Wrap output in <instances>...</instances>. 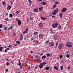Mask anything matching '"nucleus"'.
I'll return each instance as SVG.
<instances>
[{"label": "nucleus", "instance_id": "obj_1", "mask_svg": "<svg viewBox=\"0 0 73 73\" xmlns=\"http://www.w3.org/2000/svg\"><path fill=\"white\" fill-rule=\"evenodd\" d=\"M58 11V9L56 8L53 10L52 12V15H55L57 14Z\"/></svg>", "mask_w": 73, "mask_h": 73}, {"label": "nucleus", "instance_id": "obj_2", "mask_svg": "<svg viewBox=\"0 0 73 73\" xmlns=\"http://www.w3.org/2000/svg\"><path fill=\"white\" fill-rule=\"evenodd\" d=\"M66 45L68 47H72V43H71V42H68L66 43Z\"/></svg>", "mask_w": 73, "mask_h": 73}, {"label": "nucleus", "instance_id": "obj_3", "mask_svg": "<svg viewBox=\"0 0 73 73\" xmlns=\"http://www.w3.org/2000/svg\"><path fill=\"white\" fill-rule=\"evenodd\" d=\"M52 26L54 28H56L58 26V23H55L53 24H52Z\"/></svg>", "mask_w": 73, "mask_h": 73}, {"label": "nucleus", "instance_id": "obj_4", "mask_svg": "<svg viewBox=\"0 0 73 73\" xmlns=\"http://www.w3.org/2000/svg\"><path fill=\"white\" fill-rule=\"evenodd\" d=\"M63 47V44L61 43L59 44L58 48L59 49H61V48H62Z\"/></svg>", "mask_w": 73, "mask_h": 73}, {"label": "nucleus", "instance_id": "obj_5", "mask_svg": "<svg viewBox=\"0 0 73 73\" xmlns=\"http://www.w3.org/2000/svg\"><path fill=\"white\" fill-rule=\"evenodd\" d=\"M49 44L51 46H54V43L53 42H51L49 43Z\"/></svg>", "mask_w": 73, "mask_h": 73}, {"label": "nucleus", "instance_id": "obj_6", "mask_svg": "<svg viewBox=\"0 0 73 73\" xmlns=\"http://www.w3.org/2000/svg\"><path fill=\"white\" fill-rule=\"evenodd\" d=\"M33 12H38V8L36 7L35 8L33 9Z\"/></svg>", "mask_w": 73, "mask_h": 73}, {"label": "nucleus", "instance_id": "obj_7", "mask_svg": "<svg viewBox=\"0 0 73 73\" xmlns=\"http://www.w3.org/2000/svg\"><path fill=\"white\" fill-rule=\"evenodd\" d=\"M66 11V8H63L61 10V12H65Z\"/></svg>", "mask_w": 73, "mask_h": 73}, {"label": "nucleus", "instance_id": "obj_8", "mask_svg": "<svg viewBox=\"0 0 73 73\" xmlns=\"http://www.w3.org/2000/svg\"><path fill=\"white\" fill-rule=\"evenodd\" d=\"M24 38V35L22 34H21L20 36V40H22Z\"/></svg>", "mask_w": 73, "mask_h": 73}, {"label": "nucleus", "instance_id": "obj_9", "mask_svg": "<svg viewBox=\"0 0 73 73\" xmlns=\"http://www.w3.org/2000/svg\"><path fill=\"white\" fill-rule=\"evenodd\" d=\"M15 71L17 73H20V72L19 71V69H17V68H16L15 69Z\"/></svg>", "mask_w": 73, "mask_h": 73}, {"label": "nucleus", "instance_id": "obj_10", "mask_svg": "<svg viewBox=\"0 0 73 73\" xmlns=\"http://www.w3.org/2000/svg\"><path fill=\"white\" fill-rule=\"evenodd\" d=\"M38 26L39 27H43V25H42V24L41 23H40L38 24Z\"/></svg>", "mask_w": 73, "mask_h": 73}, {"label": "nucleus", "instance_id": "obj_11", "mask_svg": "<svg viewBox=\"0 0 73 73\" xmlns=\"http://www.w3.org/2000/svg\"><path fill=\"white\" fill-rule=\"evenodd\" d=\"M39 67L40 68H42L43 67V65H42V63L40 64V65L39 66Z\"/></svg>", "mask_w": 73, "mask_h": 73}, {"label": "nucleus", "instance_id": "obj_12", "mask_svg": "<svg viewBox=\"0 0 73 73\" xmlns=\"http://www.w3.org/2000/svg\"><path fill=\"white\" fill-rule=\"evenodd\" d=\"M42 4V5H46V4H47V3H46V2H45L44 1L42 2L41 3Z\"/></svg>", "mask_w": 73, "mask_h": 73}, {"label": "nucleus", "instance_id": "obj_13", "mask_svg": "<svg viewBox=\"0 0 73 73\" xmlns=\"http://www.w3.org/2000/svg\"><path fill=\"white\" fill-rule=\"evenodd\" d=\"M11 8V6L9 5L7 7V10L9 11V10H10Z\"/></svg>", "mask_w": 73, "mask_h": 73}, {"label": "nucleus", "instance_id": "obj_14", "mask_svg": "<svg viewBox=\"0 0 73 73\" xmlns=\"http://www.w3.org/2000/svg\"><path fill=\"white\" fill-rule=\"evenodd\" d=\"M3 28L4 31H5L6 32L7 30H8V29H7V28L6 27V26H4Z\"/></svg>", "mask_w": 73, "mask_h": 73}, {"label": "nucleus", "instance_id": "obj_15", "mask_svg": "<svg viewBox=\"0 0 73 73\" xmlns=\"http://www.w3.org/2000/svg\"><path fill=\"white\" fill-rule=\"evenodd\" d=\"M41 19L42 20H45V19H46V18L45 17L44 18V17H41Z\"/></svg>", "mask_w": 73, "mask_h": 73}, {"label": "nucleus", "instance_id": "obj_16", "mask_svg": "<svg viewBox=\"0 0 73 73\" xmlns=\"http://www.w3.org/2000/svg\"><path fill=\"white\" fill-rule=\"evenodd\" d=\"M57 7V5L54 4V5L53 6L52 9H54V8H55V7Z\"/></svg>", "mask_w": 73, "mask_h": 73}, {"label": "nucleus", "instance_id": "obj_17", "mask_svg": "<svg viewBox=\"0 0 73 73\" xmlns=\"http://www.w3.org/2000/svg\"><path fill=\"white\" fill-rule=\"evenodd\" d=\"M27 31H28V28H27L26 30L24 32H23V33H24V34H25V33H27Z\"/></svg>", "mask_w": 73, "mask_h": 73}, {"label": "nucleus", "instance_id": "obj_18", "mask_svg": "<svg viewBox=\"0 0 73 73\" xmlns=\"http://www.w3.org/2000/svg\"><path fill=\"white\" fill-rule=\"evenodd\" d=\"M59 16H60V17L61 18L62 17V13H60L59 14Z\"/></svg>", "mask_w": 73, "mask_h": 73}, {"label": "nucleus", "instance_id": "obj_19", "mask_svg": "<svg viewBox=\"0 0 73 73\" xmlns=\"http://www.w3.org/2000/svg\"><path fill=\"white\" fill-rule=\"evenodd\" d=\"M21 22L20 21H19L18 22V24L20 25H21Z\"/></svg>", "mask_w": 73, "mask_h": 73}, {"label": "nucleus", "instance_id": "obj_20", "mask_svg": "<svg viewBox=\"0 0 73 73\" xmlns=\"http://www.w3.org/2000/svg\"><path fill=\"white\" fill-rule=\"evenodd\" d=\"M43 9V7H41L40 8H39V11H41L42 9Z\"/></svg>", "mask_w": 73, "mask_h": 73}, {"label": "nucleus", "instance_id": "obj_21", "mask_svg": "<svg viewBox=\"0 0 73 73\" xmlns=\"http://www.w3.org/2000/svg\"><path fill=\"white\" fill-rule=\"evenodd\" d=\"M49 31L51 33H53V30L52 29H50V30Z\"/></svg>", "mask_w": 73, "mask_h": 73}, {"label": "nucleus", "instance_id": "obj_22", "mask_svg": "<svg viewBox=\"0 0 73 73\" xmlns=\"http://www.w3.org/2000/svg\"><path fill=\"white\" fill-rule=\"evenodd\" d=\"M2 4L3 5H5V4H6V3H5V1H3Z\"/></svg>", "mask_w": 73, "mask_h": 73}, {"label": "nucleus", "instance_id": "obj_23", "mask_svg": "<svg viewBox=\"0 0 73 73\" xmlns=\"http://www.w3.org/2000/svg\"><path fill=\"white\" fill-rule=\"evenodd\" d=\"M54 69H56V70H57L58 69V67L56 66H55L54 67Z\"/></svg>", "mask_w": 73, "mask_h": 73}, {"label": "nucleus", "instance_id": "obj_24", "mask_svg": "<svg viewBox=\"0 0 73 73\" xmlns=\"http://www.w3.org/2000/svg\"><path fill=\"white\" fill-rule=\"evenodd\" d=\"M21 65V62H20V61L19 60V63L18 64V65L19 66H20Z\"/></svg>", "mask_w": 73, "mask_h": 73}, {"label": "nucleus", "instance_id": "obj_25", "mask_svg": "<svg viewBox=\"0 0 73 73\" xmlns=\"http://www.w3.org/2000/svg\"><path fill=\"white\" fill-rule=\"evenodd\" d=\"M49 68L48 67H46L45 68V70H49Z\"/></svg>", "mask_w": 73, "mask_h": 73}, {"label": "nucleus", "instance_id": "obj_26", "mask_svg": "<svg viewBox=\"0 0 73 73\" xmlns=\"http://www.w3.org/2000/svg\"><path fill=\"white\" fill-rule=\"evenodd\" d=\"M58 28H59V29H61V26L60 25H59L58 27Z\"/></svg>", "mask_w": 73, "mask_h": 73}, {"label": "nucleus", "instance_id": "obj_27", "mask_svg": "<svg viewBox=\"0 0 73 73\" xmlns=\"http://www.w3.org/2000/svg\"><path fill=\"white\" fill-rule=\"evenodd\" d=\"M13 28V26H11L8 29L9 30H10V29H12Z\"/></svg>", "mask_w": 73, "mask_h": 73}, {"label": "nucleus", "instance_id": "obj_28", "mask_svg": "<svg viewBox=\"0 0 73 73\" xmlns=\"http://www.w3.org/2000/svg\"><path fill=\"white\" fill-rule=\"evenodd\" d=\"M44 58H46V56L45 55H44L42 57V59H43Z\"/></svg>", "mask_w": 73, "mask_h": 73}, {"label": "nucleus", "instance_id": "obj_29", "mask_svg": "<svg viewBox=\"0 0 73 73\" xmlns=\"http://www.w3.org/2000/svg\"><path fill=\"white\" fill-rule=\"evenodd\" d=\"M50 54L49 53H48L47 54V57H49V56H50Z\"/></svg>", "mask_w": 73, "mask_h": 73}, {"label": "nucleus", "instance_id": "obj_30", "mask_svg": "<svg viewBox=\"0 0 73 73\" xmlns=\"http://www.w3.org/2000/svg\"><path fill=\"white\" fill-rule=\"evenodd\" d=\"M20 66V69H23V66H24V65H23L21 66Z\"/></svg>", "mask_w": 73, "mask_h": 73}, {"label": "nucleus", "instance_id": "obj_31", "mask_svg": "<svg viewBox=\"0 0 73 73\" xmlns=\"http://www.w3.org/2000/svg\"><path fill=\"white\" fill-rule=\"evenodd\" d=\"M3 47H1L0 48V51H2V50H3Z\"/></svg>", "mask_w": 73, "mask_h": 73}, {"label": "nucleus", "instance_id": "obj_32", "mask_svg": "<svg viewBox=\"0 0 73 73\" xmlns=\"http://www.w3.org/2000/svg\"><path fill=\"white\" fill-rule=\"evenodd\" d=\"M38 68V65H36V67L35 68V69H37Z\"/></svg>", "mask_w": 73, "mask_h": 73}, {"label": "nucleus", "instance_id": "obj_33", "mask_svg": "<svg viewBox=\"0 0 73 73\" xmlns=\"http://www.w3.org/2000/svg\"><path fill=\"white\" fill-rule=\"evenodd\" d=\"M6 65L7 66H8L9 65V63L8 62H6Z\"/></svg>", "mask_w": 73, "mask_h": 73}, {"label": "nucleus", "instance_id": "obj_34", "mask_svg": "<svg viewBox=\"0 0 73 73\" xmlns=\"http://www.w3.org/2000/svg\"><path fill=\"white\" fill-rule=\"evenodd\" d=\"M16 43H17V44H20V42L19 41H16Z\"/></svg>", "mask_w": 73, "mask_h": 73}, {"label": "nucleus", "instance_id": "obj_35", "mask_svg": "<svg viewBox=\"0 0 73 73\" xmlns=\"http://www.w3.org/2000/svg\"><path fill=\"white\" fill-rule=\"evenodd\" d=\"M5 20L6 21H9V19H8V18H5Z\"/></svg>", "mask_w": 73, "mask_h": 73}, {"label": "nucleus", "instance_id": "obj_36", "mask_svg": "<svg viewBox=\"0 0 73 73\" xmlns=\"http://www.w3.org/2000/svg\"><path fill=\"white\" fill-rule=\"evenodd\" d=\"M69 56H70L69 55V54H67L66 55V56L67 58H69Z\"/></svg>", "mask_w": 73, "mask_h": 73}, {"label": "nucleus", "instance_id": "obj_37", "mask_svg": "<svg viewBox=\"0 0 73 73\" xmlns=\"http://www.w3.org/2000/svg\"><path fill=\"white\" fill-rule=\"evenodd\" d=\"M38 33H37V32H36L34 33V34L35 35H37Z\"/></svg>", "mask_w": 73, "mask_h": 73}, {"label": "nucleus", "instance_id": "obj_38", "mask_svg": "<svg viewBox=\"0 0 73 73\" xmlns=\"http://www.w3.org/2000/svg\"><path fill=\"white\" fill-rule=\"evenodd\" d=\"M13 15L12 14H10L9 15V16L10 17H12L13 16Z\"/></svg>", "mask_w": 73, "mask_h": 73}, {"label": "nucleus", "instance_id": "obj_39", "mask_svg": "<svg viewBox=\"0 0 73 73\" xmlns=\"http://www.w3.org/2000/svg\"><path fill=\"white\" fill-rule=\"evenodd\" d=\"M49 42V40H47L45 42V43L46 44H48V43Z\"/></svg>", "mask_w": 73, "mask_h": 73}, {"label": "nucleus", "instance_id": "obj_40", "mask_svg": "<svg viewBox=\"0 0 73 73\" xmlns=\"http://www.w3.org/2000/svg\"><path fill=\"white\" fill-rule=\"evenodd\" d=\"M42 64H43V65H45V64H46V63L45 62H43Z\"/></svg>", "mask_w": 73, "mask_h": 73}, {"label": "nucleus", "instance_id": "obj_41", "mask_svg": "<svg viewBox=\"0 0 73 73\" xmlns=\"http://www.w3.org/2000/svg\"><path fill=\"white\" fill-rule=\"evenodd\" d=\"M59 57L60 58H62V55H60L59 56Z\"/></svg>", "mask_w": 73, "mask_h": 73}, {"label": "nucleus", "instance_id": "obj_42", "mask_svg": "<svg viewBox=\"0 0 73 73\" xmlns=\"http://www.w3.org/2000/svg\"><path fill=\"white\" fill-rule=\"evenodd\" d=\"M60 69H61L62 70H63V66H60Z\"/></svg>", "mask_w": 73, "mask_h": 73}, {"label": "nucleus", "instance_id": "obj_43", "mask_svg": "<svg viewBox=\"0 0 73 73\" xmlns=\"http://www.w3.org/2000/svg\"><path fill=\"white\" fill-rule=\"evenodd\" d=\"M29 19H30L31 20H32V19H33V17H30L29 18Z\"/></svg>", "mask_w": 73, "mask_h": 73}, {"label": "nucleus", "instance_id": "obj_44", "mask_svg": "<svg viewBox=\"0 0 73 73\" xmlns=\"http://www.w3.org/2000/svg\"><path fill=\"white\" fill-rule=\"evenodd\" d=\"M4 52H5V53L7 52V49L5 50Z\"/></svg>", "mask_w": 73, "mask_h": 73}, {"label": "nucleus", "instance_id": "obj_45", "mask_svg": "<svg viewBox=\"0 0 73 73\" xmlns=\"http://www.w3.org/2000/svg\"><path fill=\"white\" fill-rule=\"evenodd\" d=\"M33 40V37H32L31 38V41H32Z\"/></svg>", "mask_w": 73, "mask_h": 73}, {"label": "nucleus", "instance_id": "obj_46", "mask_svg": "<svg viewBox=\"0 0 73 73\" xmlns=\"http://www.w3.org/2000/svg\"><path fill=\"white\" fill-rule=\"evenodd\" d=\"M3 27V25L2 24L0 25V28H2Z\"/></svg>", "mask_w": 73, "mask_h": 73}, {"label": "nucleus", "instance_id": "obj_47", "mask_svg": "<svg viewBox=\"0 0 73 73\" xmlns=\"http://www.w3.org/2000/svg\"><path fill=\"white\" fill-rule=\"evenodd\" d=\"M58 45V42H56V46H57V45Z\"/></svg>", "mask_w": 73, "mask_h": 73}, {"label": "nucleus", "instance_id": "obj_48", "mask_svg": "<svg viewBox=\"0 0 73 73\" xmlns=\"http://www.w3.org/2000/svg\"><path fill=\"white\" fill-rule=\"evenodd\" d=\"M54 39H56V38H57V36H55L54 37Z\"/></svg>", "mask_w": 73, "mask_h": 73}, {"label": "nucleus", "instance_id": "obj_49", "mask_svg": "<svg viewBox=\"0 0 73 73\" xmlns=\"http://www.w3.org/2000/svg\"><path fill=\"white\" fill-rule=\"evenodd\" d=\"M30 4L31 5L32 4V1H30V2H29Z\"/></svg>", "mask_w": 73, "mask_h": 73}, {"label": "nucleus", "instance_id": "obj_50", "mask_svg": "<svg viewBox=\"0 0 73 73\" xmlns=\"http://www.w3.org/2000/svg\"><path fill=\"white\" fill-rule=\"evenodd\" d=\"M55 4H58V2H55Z\"/></svg>", "mask_w": 73, "mask_h": 73}, {"label": "nucleus", "instance_id": "obj_51", "mask_svg": "<svg viewBox=\"0 0 73 73\" xmlns=\"http://www.w3.org/2000/svg\"><path fill=\"white\" fill-rule=\"evenodd\" d=\"M14 46H17V44H14Z\"/></svg>", "mask_w": 73, "mask_h": 73}, {"label": "nucleus", "instance_id": "obj_52", "mask_svg": "<svg viewBox=\"0 0 73 73\" xmlns=\"http://www.w3.org/2000/svg\"><path fill=\"white\" fill-rule=\"evenodd\" d=\"M67 69L69 70L70 69V67L69 66H68L67 67Z\"/></svg>", "mask_w": 73, "mask_h": 73}, {"label": "nucleus", "instance_id": "obj_53", "mask_svg": "<svg viewBox=\"0 0 73 73\" xmlns=\"http://www.w3.org/2000/svg\"><path fill=\"white\" fill-rule=\"evenodd\" d=\"M54 17H54V16H52V19H54Z\"/></svg>", "mask_w": 73, "mask_h": 73}, {"label": "nucleus", "instance_id": "obj_54", "mask_svg": "<svg viewBox=\"0 0 73 73\" xmlns=\"http://www.w3.org/2000/svg\"><path fill=\"white\" fill-rule=\"evenodd\" d=\"M69 53V51H67L66 52V53Z\"/></svg>", "mask_w": 73, "mask_h": 73}, {"label": "nucleus", "instance_id": "obj_55", "mask_svg": "<svg viewBox=\"0 0 73 73\" xmlns=\"http://www.w3.org/2000/svg\"><path fill=\"white\" fill-rule=\"evenodd\" d=\"M6 60L7 61H9V59H8V58H7L6 59Z\"/></svg>", "mask_w": 73, "mask_h": 73}, {"label": "nucleus", "instance_id": "obj_56", "mask_svg": "<svg viewBox=\"0 0 73 73\" xmlns=\"http://www.w3.org/2000/svg\"><path fill=\"white\" fill-rule=\"evenodd\" d=\"M40 1H42V0H38V2H40Z\"/></svg>", "mask_w": 73, "mask_h": 73}, {"label": "nucleus", "instance_id": "obj_57", "mask_svg": "<svg viewBox=\"0 0 73 73\" xmlns=\"http://www.w3.org/2000/svg\"><path fill=\"white\" fill-rule=\"evenodd\" d=\"M5 14L6 16H8V13H5Z\"/></svg>", "mask_w": 73, "mask_h": 73}, {"label": "nucleus", "instance_id": "obj_58", "mask_svg": "<svg viewBox=\"0 0 73 73\" xmlns=\"http://www.w3.org/2000/svg\"><path fill=\"white\" fill-rule=\"evenodd\" d=\"M42 54H43V53L42 52L40 53V55H42Z\"/></svg>", "mask_w": 73, "mask_h": 73}, {"label": "nucleus", "instance_id": "obj_59", "mask_svg": "<svg viewBox=\"0 0 73 73\" xmlns=\"http://www.w3.org/2000/svg\"><path fill=\"white\" fill-rule=\"evenodd\" d=\"M16 20L17 21H18H18H19L20 20H19V19H16Z\"/></svg>", "mask_w": 73, "mask_h": 73}, {"label": "nucleus", "instance_id": "obj_60", "mask_svg": "<svg viewBox=\"0 0 73 73\" xmlns=\"http://www.w3.org/2000/svg\"><path fill=\"white\" fill-rule=\"evenodd\" d=\"M16 13H17V14H18V13H19V11H17Z\"/></svg>", "mask_w": 73, "mask_h": 73}, {"label": "nucleus", "instance_id": "obj_61", "mask_svg": "<svg viewBox=\"0 0 73 73\" xmlns=\"http://www.w3.org/2000/svg\"><path fill=\"white\" fill-rule=\"evenodd\" d=\"M8 69H6L5 70V71L6 72H8Z\"/></svg>", "mask_w": 73, "mask_h": 73}, {"label": "nucleus", "instance_id": "obj_62", "mask_svg": "<svg viewBox=\"0 0 73 73\" xmlns=\"http://www.w3.org/2000/svg\"><path fill=\"white\" fill-rule=\"evenodd\" d=\"M36 43H38V41L37 40H36Z\"/></svg>", "mask_w": 73, "mask_h": 73}, {"label": "nucleus", "instance_id": "obj_63", "mask_svg": "<svg viewBox=\"0 0 73 73\" xmlns=\"http://www.w3.org/2000/svg\"><path fill=\"white\" fill-rule=\"evenodd\" d=\"M42 36V35L41 34H40L39 35V37H41V36Z\"/></svg>", "mask_w": 73, "mask_h": 73}, {"label": "nucleus", "instance_id": "obj_64", "mask_svg": "<svg viewBox=\"0 0 73 73\" xmlns=\"http://www.w3.org/2000/svg\"><path fill=\"white\" fill-rule=\"evenodd\" d=\"M28 1H29V2H30L31 1V0H28Z\"/></svg>", "mask_w": 73, "mask_h": 73}]
</instances>
